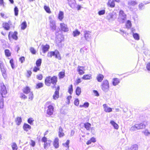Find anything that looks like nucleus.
I'll list each match as a JSON object with an SVG mask.
<instances>
[{
	"label": "nucleus",
	"mask_w": 150,
	"mask_h": 150,
	"mask_svg": "<svg viewBox=\"0 0 150 150\" xmlns=\"http://www.w3.org/2000/svg\"><path fill=\"white\" fill-rule=\"evenodd\" d=\"M110 123L113 126L115 129H118L119 127L118 125L113 120L110 121Z\"/></svg>",
	"instance_id": "nucleus-26"
},
{
	"label": "nucleus",
	"mask_w": 150,
	"mask_h": 150,
	"mask_svg": "<svg viewBox=\"0 0 150 150\" xmlns=\"http://www.w3.org/2000/svg\"><path fill=\"white\" fill-rule=\"evenodd\" d=\"M30 90V89L29 87L26 86L23 89V91L24 93L27 94L31 92Z\"/></svg>",
	"instance_id": "nucleus-24"
},
{
	"label": "nucleus",
	"mask_w": 150,
	"mask_h": 150,
	"mask_svg": "<svg viewBox=\"0 0 150 150\" xmlns=\"http://www.w3.org/2000/svg\"><path fill=\"white\" fill-rule=\"evenodd\" d=\"M63 130L61 127H59V137H63L64 135L63 132Z\"/></svg>",
	"instance_id": "nucleus-22"
},
{
	"label": "nucleus",
	"mask_w": 150,
	"mask_h": 150,
	"mask_svg": "<svg viewBox=\"0 0 150 150\" xmlns=\"http://www.w3.org/2000/svg\"><path fill=\"white\" fill-rule=\"evenodd\" d=\"M108 5H109L111 7L113 8L115 6V4L113 1L109 0L108 1Z\"/></svg>",
	"instance_id": "nucleus-37"
},
{
	"label": "nucleus",
	"mask_w": 150,
	"mask_h": 150,
	"mask_svg": "<svg viewBox=\"0 0 150 150\" xmlns=\"http://www.w3.org/2000/svg\"><path fill=\"white\" fill-rule=\"evenodd\" d=\"M120 79L117 78H115L113 79L112 83L113 86H116L118 84L120 83Z\"/></svg>",
	"instance_id": "nucleus-18"
},
{
	"label": "nucleus",
	"mask_w": 150,
	"mask_h": 150,
	"mask_svg": "<svg viewBox=\"0 0 150 150\" xmlns=\"http://www.w3.org/2000/svg\"><path fill=\"white\" fill-rule=\"evenodd\" d=\"M55 54L54 56H55V58L58 59L59 60H60L61 59V58L59 51L56 50H55Z\"/></svg>",
	"instance_id": "nucleus-25"
},
{
	"label": "nucleus",
	"mask_w": 150,
	"mask_h": 150,
	"mask_svg": "<svg viewBox=\"0 0 150 150\" xmlns=\"http://www.w3.org/2000/svg\"><path fill=\"white\" fill-rule=\"evenodd\" d=\"M55 54V50L54 51H50L48 52L47 53V56L48 57L51 58L52 56H54Z\"/></svg>",
	"instance_id": "nucleus-33"
},
{
	"label": "nucleus",
	"mask_w": 150,
	"mask_h": 150,
	"mask_svg": "<svg viewBox=\"0 0 150 150\" xmlns=\"http://www.w3.org/2000/svg\"><path fill=\"white\" fill-rule=\"evenodd\" d=\"M76 94L78 96H79L81 92V88L79 87H77L76 90Z\"/></svg>",
	"instance_id": "nucleus-40"
},
{
	"label": "nucleus",
	"mask_w": 150,
	"mask_h": 150,
	"mask_svg": "<svg viewBox=\"0 0 150 150\" xmlns=\"http://www.w3.org/2000/svg\"><path fill=\"white\" fill-rule=\"evenodd\" d=\"M82 79L84 80H89L91 79V75L90 74H86L83 75L82 78Z\"/></svg>",
	"instance_id": "nucleus-32"
},
{
	"label": "nucleus",
	"mask_w": 150,
	"mask_h": 150,
	"mask_svg": "<svg viewBox=\"0 0 150 150\" xmlns=\"http://www.w3.org/2000/svg\"><path fill=\"white\" fill-rule=\"evenodd\" d=\"M11 147L13 150H17L18 146L15 142H13L11 144Z\"/></svg>",
	"instance_id": "nucleus-41"
},
{
	"label": "nucleus",
	"mask_w": 150,
	"mask_h": 150,
	"mask_svg": "<svg viewBox=\"0 0 150 150\" xmlns=\"http://www.w3.org/2000/svg\"><path fill=\"white\" fill-rule=\"evenodd\" d=\"M144 134L146 136H148L150 135V132L148 131L147 130H146L144 132Z\"/></svg>",
	"instance_id": "nucleus-61"
},
{
	"label": "nucleus",
	"mask_w": 150,
	"mask_h": 150,
	"mask_svg": "<svg viewBox=\"0 0 150 150\" xmlns=\"http://www.w3.org/2000/svg\"><path fill=\"white\" fill-rule=\"evenodd\" d=\"M17 32L16 31H15L14 33H12V32H9L8 35V38L10 40H11V37L16 40L18 39V37L17 36Z\"/></svg>",
	"instance_id": "nucleus-8"
},
{
	"label": "nucleus",
	"mask_w": 150,
	"mask_h": 150,
	"mask_svg": "<svg viewBox=\"0 0 150 150\" xmlns=\"http://www.w3.org/2000/svg\"><path fill=\"white\" fill-rule=\"evenodd\" d=\"M62 39L58 37L56 40V44H57V46L58 47H60L62 46V43L61 42L62 41Z\"/></svg>",
	"instance_id": "nucleus-16"
},
{
	"label": "nucleus",
	"mask_w": 150,
	"mask_h": 150,
	"mask_svg": "<svg viewBox=\"0 0 150 150\" xmlns=\"http://www.w3.org/2000/svg\"><path fill=\"white\" fill-rule=\"evenodd\" d=\"M69 5L72 8H74L76 6V2L75 0H67Z\"/></svg>",
	"instance_id": "nucleus-13"
},
{
	"label": "nucleus",
	"mask_w": 150,
	"mask_h": 150,
	"mask_svg": "<svg viewBox=\"0 0 150 150\" xmlns=\"http://www.w3.org/2000/svg\"><path fill=\"white\" fill-rule=\"evenodd\" d=\"M128 7L130 8V10H132V9L131 8V6H134L137 4L138 3L136 1L130 0L128 1Z\"/></svg>",
	"instance_id": "nucleus-11"
},
{
	"label": "nucleus",
	"mask_w": 150,
	"mask_h": 150,
	"mask_svg": "<svg viewBox=\"0 0 150 150\" xmlns=\"http://www.w3.org/2000/svg\"><path fill=\"white\" fill-rule=\"evenodd\" d=\"M89 105V103L88 102H85L83 104L84 107L86 108L88 107Z\"/></svg>",
	"instance_id": "nucleus-63"
},
{
	"label": "nucleus",
	"mask_w": 150,
	"mask_h": 150,
	"mask_svg": "<svg viewBox=\"0 0 150 150\" xmlns=\"http://www.w3.org/2000/svg\"><path fill=\"white\" fill-rule=\"evenodd\" d=\"M27 26L26 23L25 21L23 22L21 24V28L22 30H24L26 28Z\"/></svg>",
	"instance_id": "nucleus-42"
},
{
	"label": "nucleus",
	"mask_w": 150,
	"mask_h": 150,
	"mask_svg": "<svg viewBox=\"0 0 150 150\" xmlns=\"http://www.w3.org/2000/svg\"><path fill=\"white\" fill-rule=\"evenodd\" d=\"M29 99L32 100L33 98V95L32 92H30L29 94Z\"/></svg>",
	"instance_id": "nucleus-54"
},
{
	"label": "nucleus",
	"mask_w": 150,
	"mask_h": 150,
	"mask_svg": "<svg viewBox=\"0 0 150 150\" xmlns=\"http://www.w3.org/2000/svg\"><path fill=\"white\" fill-rule=\"evenodd\" d=\"M64 18V13L62 11H60L58 14V18L61 21Z\"/></svg>",
	"instance_id": "nucleus-29"
},
{
	"label": "nucleus",
	"mask_w": 150,
	"mask_h": 150,
	"mask_svg": "<svg viewBox=\"0 0 150 150\" xmlns=\"http://www.w3.org/2000/svg\"><path fill=\"white\" fill-rule=\"evenodd\" d=\"M127 15L122 10H120L119 12V16L118 18V21L121 23H124L126 19Z\"/></svg>",
	"instance_id": "nucleus-2"
},
{
	"label": "nucleus",
	"mask_w": 150,
	"mask_h": 150,
	"mask_svg": "<svg viewBox=\"0 0 150 150\" xmlns=\"http://www.w3.org/2000/svg\"><path fill=\"white\" fill-rule=\"evenodd\" d=\"M61 29L64 32H67L68 30L67 26L64 23H61L60 24Z\"/></svg>",
	"instance_id": "nucleus-15"
},
{
	"label": "nucleus",
	"mask_w": 150,
	"mask_h": 150,
	"mask_svg": "<svg viewBox=\"0 0 150 150\" xmlns=\"http://www.w3.org/2000/svg\"><path fill=\"white\" fill-rule=\"evenodd\" d=\"M140 10H142L144 8V5L142 3L140 4L139 6Z\"/></svg>",
	"instance_id": "nucleus-55"
},
{
	"label": "nucleus",
	"mask_w": 150,
	"mask_h": 150,
	"mask_svg": "<svg viewBox=\"0 0 150 150\" xmlns=\"http://www.w3.org/2000/svg\"><path fill=\"white\" fill-rule=\"evenodd\" d=\"M116 17L117 16L115 13H110L108 14L106 17L107 19L110 21L114 20Z\"/></svg>",
	"instance_id": "nucleus-7"
},
{
	"label": "nucleus",
	"mask_w": 150,
	"mask_h": 150,
	"mask_svg": "<svg viewBox=\"0 0 150 150\" xmlns=\"http://www.w3.org/2000/svg\"><path fill=\"white\" fill-rule=\"evenodd\" d=\"M15 121L17 125H20L22 122L21 118L20 117H17L15 120Z\"/></svg>",
	"instance_id": "nucleus-27"
},
{
	"label": "nucleus",
	"mask_w": 150,
	"mask_h": 150,
	"mask_svg": "<svg viewBox=\"0 0 150 150\" xmlns=\"http://www.w3.org/2000/svg\"><path fill=\"white\" fill-rule=\"evenodd\" d=\"M59 92L55 91L53 96V99L55 100H56L59 98Z\"/></svg>",
	"instance_id": "nucleus-35"
},
{
	"label": "nucleus",
	"mask_w": 150,
	"mask_h": 150,
	"mask_svg": "<svg viewBox=\"0 0 150 150\" xmlns=\"http://www.w3.org/2000/svg\"><path fill=\"white\" fill-rule=\"evenodd\" d=\"M58 76L59 79L63 78L65 76V71H63L59 72Z\"/></svg>",
	"instance_id": "nucleus-36"
},
{
	"label": "nucleus",
	"mask_w": 150,
	"mask_h": 150,
	"mask_svg": "<svg viewBox=\"0 0 150 150\" xmlns=\"http://www.w3.org/2000/svg\"><path fill=\"white\" fill-rule=\"evenodd\" d=\"M93 93L95 95L97 96H99L98 92L96 90H94L93 91Z\"/></svg>",
	"instance_id": "nucleus-62"
},
{
	"label": "nucleus",
	"mask_w": 150,
	"mask_h": 150,
	"mask_svg": "<svg viewBox=\"0 0 150 150\" xmlns=\"http://www.w3.org/2000/svg\"><path fill=\"white\" fill-rule=\"evenodd\" d=\"M44 8L45 11L47 13H51L50 9L48 6H44Z\"/></svg>",
	"instance_id": "nucleus-46"
},
{
	"label": "nucleus",
	"mask_w": 150,
	"mask_h": 150,
	"mask_svg": "<svg viewBox=\"0 0 150 150\" xmlns=\"http://www.w3.org/2000/svg\"><path fill=\"white\" fill-rule=\"evenodd\" d=\"M132 35L133 38L135 40H138L139 39V36L138 33H133Z\"/></svg>",
	"instance_id": "nucleus-31"
},
{
	"label": "nucleus",
	"mask_w": 150,
	"mask_h": 150,
	"mask_svg": "<svg viewBox=\"0 0 150 150\" xmlns=\"http://www.w3.org/2000/svg\"><path fill=\"white\" fill-rule=\"evenodd\" d=\"M84 126L87 130H89L91 126V124L88 122L84 124Z\"/></svg>",
	"instance_id": "nucleus-34"
},
{
	"label": "nucleus",
	"mask_w": 150,
	"mask_h": 150,
	"mask_svg": "<svg viewBox=\"0 0 150 150\" xmlns=\"http://www.w3.org/2000/svg\"><path fill=\"white\" fill-rule=\"evenodd\" d=\"M59 139L57 137L55 138L53 143V146L55 148H58L59 147Z\"/></svg>",
	"instance_id": "nucleus-17"
},
{
	"label": "nucleus",
	"mask_w": 150,
	"mask_h": 150,
	"mask_svg": "<svg viewBox=\"0 0 150 150\" xmlns=\"http://www.w3.org/2000/svg\"><path fill=\"white\" fill-rule=\"evenodd\" d=\"M91 32L88 30H85L83 32L84 37L85 40L87 41H89L91 38Z\"/></svg>",
	"instance_id": "nucleus-9"
},
{
	"label": "nucleus",
	"mask_w": 150,
	"mask_h": 150,
	"mask_svg": "<svg viewBox=\"0 0 150 150\" xmlns=\"http://www.w3.org/2000/svg\"><path fill=\"white\" fill-rule=\"evenodd\" d=\"M79 100L78 99H76L74 101V104L77 106H78L79 105Z\"/></svg>",
	"instance_id": "nucleus-58"
},
{
	"label": "nucleus",
	"mask_w": 150,
	"mask_h": 150,
	"mask_svg": "<svg viewBox=\"0 0 150 150\" xmlns=\"http://www.w3.org/2000/svg\"><path fill=\"white\" fill-rule=\"evenodd\" d=\"M101 86L102 90L104 92H107L109 91V85L108 81L107 80L103 81Z\"/></svg>",
	"instance_id": "nucleus-3"
},
{
	"label": "nucleus",
	"mask_w": 150,
	"mask_h": 150,
	"mask_svg": "<svg viewBox=\"0 0 150 150\" xmlns=\"http://www.w3.org/2000/svg\"><path fill=\"white\" fill-rule=\"evenodd\" d=\"M126 26L127 28H129L132 26V24L130 21L128 20L126 24Z\"/></svg>",
	"instance_id": "nucleus-43"
},
{
	"label": "nucleus",
	"mask_w": 150,
	"mask_h": 150,
	"mask_svg": "<svg viewBox=\"0 0 150 150\" xmlns=\"http://www.w3.org/2000/svg\"><path fill=\"white\" fill-rule=\"evenodd\" d=\"M146 68L148 70L150 71V63H149L147 64Z\"/></svg>",
	"instance_id": "nucleus-64"
},
{
	"label": "nucleus",
	"mask_w": 150,
	"mask_h": 150,
	"mask_svg": "<svg viewBox=\"0 0 150 150\" xmlns=\"http://www.w3.org/2000/svg\"><path fill=\"white\" fill-rule=\"evenodd\" d=\"M42 62L41 59H39L36 62V64L37 67H39L40 66Z\"/></svg>",
	"instance_id": "nucleus-44"
},
{
	"label": "nucleus",
	"mask_w": 150,
	"mask_h": 150,
	"mask_svg": "<svg viewBox=\"0 0 150 150\" xmlns=\"http://www.w3.org/2000/svg\"><path fill=\"white\" fill-rule=\"evenodd\" d=\"M43 86V83H37L36 85V88L37 89L42 87Z\"/></svg>",
	"instance_id": "nucleus-47"
},
{
	"label": "nucleus",
	"mask_w": 150,
	"mask_h": 150,
	"mask_svg": "<svg viewBox=\"0 0 150 150\" xmlns=\"http://www.w3.org/2000/svg\"><path fill=\"white\" fill-rule=\"evenodd\" d=\"M30 51L33 54H35L36 53V51L34 49L33 47H31L30 48Z\"/></svg>",
	"instance_id": "nucleus-60"
},
{
	"label": "nucleus",
	"mask_w": 150,
	"mask_h": 150,
	"mask_svg": "<svg viewBox=\"0 0 150 150\" xmlns=\"http://www.w3.org/2000/svg\"><path fill=\"white\" fill-rule=\"evenodd\" d=\"M20 97L21 98L24 99L27 98V97L23 93H20Z\"/></svg>",
	"instance_id": "nucleus-56"
},
{
	"label": "nucleus",
	"mask_w": 150,
	"mask_h": 150,
	"mask_svg": "<svg viewBox=\"0 0 150 150\" xmlns=\"http://www.w3.org/2000/svg\"><path fill=\"white\" fill-rule=\"evenodd\" d=\"M80 34V32L78 30L76 29L73 32V36L74 37L79 35Z\"/></svg>",
	"instance_id": "nucleus-39"
},
{
	"label": "nucleus",
	"mask_w": 150,
	"mask_h": 150,
	"mask_svg": "<svg viewBox=\"0 0 150 150\" xmlns=\"http://www.w3.org/2000/svg\"><path fill=\"white\" fill-rule=\"evenodd\" d=\"M105 13V10H102L98 12V14L99 15H104Z\"/></svg>",
	"instance_id": "nucleus-53"
},
{
	"label": "nucleus",
	"mask_w": 150,
	"mask_h": 150,
	"mask_svg": "<svg viewBox=\"0 0 150 150\" xmlns=\"http://www.w3.org/2000/svg\"><path fill=\"white\" fill-rule=\"evenodd\" d=\"M51 142V140H49L44 143V147L45 149H47L50 146Z\"/></svg>",
	"instance_id": "nucleus-21"
},
{
	"label": "nucleus",
	"mask_w": 150,
	"mask_h": 150,
	"mask_svg": "<svg viewBox=\"0 0 150 150\" xmlns=\"http://www.w3.org/2000/svg\"><path fill=\"white\" fill-rule=\"evenodd\" d=\"M104 111L107 112H109L112 111V108L108 107L106 104L103 105Z\"/></svg>",
	"instance_id": "nucleus-14"
},
{
	"label": "nucleus",
	"mask_w": 150,
	"mask_h": 150,
	"mask_svg": "<svg viewBox=\"0 0 150 150\" xmlns=\"http://www.w3.org/2000/svg\"><path fill=\"white\" fill-rule=\"evenodd\" d=\"M3 27L6 30H8L10 28L9 24L7 23H4L3 24Z\"/></svg>",
	"instance_id": "nucleus-30"
},
{
	"label": "nucleus",
	"mask_w": 150,
	"mask_h": 150,
	"mask_svg": "<svg viewBox=\"0 0 150 150\" xmlns=\"http://www.w3.org/2000/svg\"><path fill=\"white\" fill-rule=\"evenodd\" d=\"M84 67H83L79 66L77 68V71L80 75H82L84 73L83 71Z\"/></svg>",
	"instance_id": "nucleus-19"
},
{
	"label": "nucleus",
	"mask_w": 150,
	"mask_h": 150,
	"mask_svg": "<svg viewBox=\"0 0 150 150\" xmlns=\"http://www.w3.org/2000/svg\"><path fill=\"white\" fill-rule=\"evenodd\" d=\"M104 76L101 74L98 75L97 77V81L99 82H101L103 79Z\"/></svg>",
	"instance_id": "nucleus-28"
},
{
	"label": "nucleus",
	"mask_w": 150,
	"mask_h": 150,
	"mask_svg": "<svg viewBox=\"0 0 150 150\" xmlns=\"http://www.w3.org/2000/svg\"><path fill=\"white\" fill-rule=\"evenodd\" d=\"M5 55L6 56L8 57L11 56V54L10 51L8 50H5Z\"/></svg>",
	"instance_id": "nucleus-48"
},
{
	"label": "nucleus",
	"mask_w": 150,
	"mask_h": 150,
	"mask_svg": "<svg viewBox=\"0 0 150 150\" xmlns=\"http://www.w3.org/2000/svg\"><path fill=\"white\" fill-rule=\"evenodd\" d=\"M145 127V125L142 123L136 124L131 127L130 128V130L132 131H134L138 129L144 128Z\"/></svg>",
	"instance_id": "nucleus-4"
},
{
	"label": "nucleus",
	"mask_w": 150,
	"mask_h": 150,
	"mask_svg": "<svg viewBox=\"0 0 150 150\" xmlns=\"http://www.w3.org/2000/svg\"><path fill=\"white\" fill-rule=\"evenodd\" d=\"M13 59H11L10 61V63L11 64L12 68L13 69L15 68L14 65L13 63Z\"/></svg>",
	"instance_id": "nucleus-52"
},
{
	"label": "nucleus",
	"mask_w": 150,
	"mask_h": 150,
	"mask_svg": "<svg viewBox=\"0 0 150 150\" xmlns=\"http://www.w3.org/2000/svg\"><path fill=\"white\" fill-rule=\"evenodd\" d=\"M0 67L1 70L3 74H5L6 73V70L4 67L3 64L1 61H0Z\"/></svg>",
	"instance_id": "nucleus-23"
},
{
	"label": "nucleus",
	"mask_w": 150,
	"mask_h": 150,
	"mask_svg": "<svg viewBox=\"0 0 150 150\" xmlns=\"http://www.w3.org/2000/svg\"><path fill=\"white\" fill-rule=\"evenodd\" d=\"M47 140H47V139L45 136L43 137L41 139L42 142H44V143L47 141Z\"/></svg>",
	"instance_id": "nucleus-59"
},
{
	"label": "nucleus",
	"mask_w": 150,
	"mask_h": 150,
	"mask_svg": "<svg viewBox=\"0 0 150 150\" xmlns=\"http://www.w3.org/2000/svg\"><path fill=\"white\" fill-rule=\"evenodd\" d=\"M50 26L51 29L53 31L55 30L56 28V25L55 21L51 16L49 17Z\"/></svg>",
	"instance_id": "nucleus-6"
},
{
	"label": "nucleus",
	"mask_w": 150,
	"mask_h": 150,
	"mask_svg": "<svg viewBox=\"0 0 150 150\" xmlns=\"http://www.w3.org/2000/svg\"><path fill=\"white\" fill-rule=\"evenodd\" d=\"M0 87L1 88L0 90V93L2 97H5V95L7 93L6 87L3 83H1Z\"/></svg>",
	"instance_id": "nucleus-5"
},
{
	"label": "nucleus",
	"mask_w": 150,
	"mask_h": 150,
	"mask_svg": "<svg viewBox=\"0 0 150 150\" xmlns=\"http://www.w3.org/2000/svg\"><path fill=\"white\" fill-rule=\"evenodd\" d=\"M14 11L15 15L16 16H18V8L16 7H15L14 8Z\"/></svg>",
	"instance_id": "nucleus-51"
},
{
	"label": "nucleus",
	"mask_w": 150,
	"mask_h": 150,
	"mask_svg": "<svg viewBox=\"0 0 150 150\" xmlns=\"http://www.w3.org/2000/svg\"><path fill=\"white\" fill-rule=\"evenodd\" d=\"M4 107V99L3 98L1 99L0 100V108H3Z\"/></svg>",
	"instance_id": "nucleus-50"
},
{
	"label": "nucleus",
	"mask_w": 150,
	"mask_h": 150,
	"mask_svg": "<svg viewBox=\"0 0 150 150\" xmlns=\"http://www.w3.org/2000/svg\"><path fill=\"white\" fill-rule=\"evenodd\" d=\"M57 77L56 76L52 77L49 76L46 77L45 80V85L48 86H50L51 84L55 86L57 82Z\"/></svg>",
	"instance_id": "nucleus-1"
},
{
	"label": "nucleus",
	"mask_w": 150,
	"mask_h": 150,
	"mask_svg": "<svg viewBox=\"0 0 150 150\" xmlns=\"http://www.w3.org/2000/svg\"><path fill=\"white\" fill-rule=\"evenodd\" d=\"M23 129L25 131H28L31 128V127L26 123H24L23 126Z\"/></svg>",
	"instance_id": "nucleus-20"
},
{
	"label": "nucleus",
	"mask_w": 150,
	"mask_h": 150,
	"mask_svg": "<svg viewBox=\"0 0 150 150\" xmlns=\"http://www.w3.org/2000/svg\"><path fill=\"white\" fill-rule=\"evenodd\" d=\"M73 86L72 85H71L69 87V88L68 92L70 94H71L73 92Z\"/></svg>",
	"instance_id": "nucleus-49"
},
{
	"label": "nucleus",
	"mask_w": 150,
	"mask_h": 150,
	"mask_svg": "<svg viewBox=\"0 0 150 150\" xmlns=\"http://www.w3.org/2000/svg\"><path fill=\"white\" fill-rule=\"evenodd\" d=\"M34 121L32 118L30 117L28 120V122L30 125H32L33 124V122Z\"/></svg>",
	"instance_id": "nucleus-45"
},
{
	"label": "nucleus",
	"mask_w": 150,
	"mask_h": 150,
	"mask_svg": "<svg viewBox=\"0 0 150 150\" xmlns=\"http://www.w3.org/2000/svg\"><path fill=\"white\" fill-rule=\"evenodd\" d=\"M138 146L137 144H134L132 145L129 149V150H138Z\"/></svg>",
	"instance_id": "nucleus-38"
},
{
	"label": "nucleus",
	"mask_w": 150,
	"mask_h": 150,
	"mask_svg": "<svg viewBox=\"0 0 150 150\" xmlns=\"http://www.w3.org/2000/svg\"><path fill=\"white\" fill-rule=\"evenodd\" d=\"M50 48V46L47 44L45 45H41L42 50L43 53L44 54H45L46 52L48 51Z\"/></svg>",
	"instance_id": "nucleus-12"
},
{
	"label": "nucleus",
	"mask_w": 150,
	"mask_h": 150,
	"mask_svg": "<svg viewBox=\"0 0 150 150\" xmlns=\"http://www.w3.org/2000/svg\"><path fill=\"white\" fill-rule=\"evenodd\" d=\"M37 78L39 80H41L42 79V74H39L36 76Z\"/></svg>",
	"instance_id": "nucleus-57"
},
{
	"label": "nucleus",
	"mask_w": 150,
	"mask_h": 150,
	"mask_svg": "<svg viewBox=\"0 0 150 150\" xmlns=\"http://www.w3.org/2000/svg\"><path fill=\"white\" fill-rule=\"evenodd\" d=\"M48 109L47 110V113L49 115H52L53 113L54 107L51 105H48L47 107Z\"/></svg>",
	"instance_id": "nucleus-10"
}]
</instances>
